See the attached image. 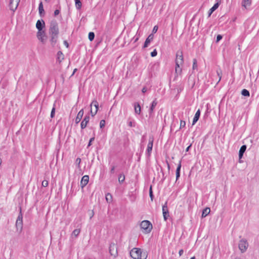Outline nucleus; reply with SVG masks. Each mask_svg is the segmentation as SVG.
<instances>
[{
  "instance_id": "obj_1",
  "label": "nucleus",
  "mask_w": 259,
  "mask_h": 259,
  "mask_svg": "<svg viewBox=\"0 0 259 259\" xmlns=\"http://www.w3.org/2000/svg\"><path fill=\"white\" fill-rule=\"evenodd\" d=\"M59 29L58 24L56 20H53L50 23V26L49 29V33L51 36L50 41L51 45L54 47L58 40Z\"/></svg>"
},
{
  "instance_id": "obj_2",
  "label": "nucleus",
  "mask_w": 259,
  "mask_h": 259,
  "mask_svg": "<svg viewBox=\"0 0 259 259\" xmlns=\"http://www.w3.org/2000/svg\"><path fill=\"white\" fill-rule=\"evenodd\" d=\"M130 255L134 259H146L147 254L146 252L142 253L141 249L134 248L130 251Z\"/></svg>"
},
{
  "instance_id": "obj_3",
  "label": "nucleus",
  "mask_w": 259,
  "mask_h": 259,
  "mask_svg": "<svg viewBox=\"0 0 259 259\" xmlns=\"http://www.w3.org/2000/svg\"><path fill=\"white\" fill-rule=\"evenodd\" d=\"M176 72L178 73L179 71L181 72L182 69L180 68V65H182L184 62L183 52L181 51H178L176 54Z\"/></svg>"
},
{
  "instance_id": "obj_4",
  "label": "nucleus",
  "mask_w": 259,
  "mask_h": 259,
  "mask_svg": "<svg viewBox=\"0 0 259 259\" xmlns=\"http://www.w3.org/2000/svg\"><path fill=\"white\" fill-rule=\"evenodd\" d=\"M19 213L17 217L15 226L17 231L20 233L23 229V214L22 213V209L21 207L19 208Z\"/></svg>"
},
{
  "instance_id": "obj_5",
  "label": "nucleus",
  "mask_w": 259,
  "mask_h": 259,
  "mask_svg": "<svg viewBox=\"0 0 259 259\" xmlns=\"http://www.w3.org/2000/svg\"><path fill=\"white\" fill-rule=\"evenodd\" d=\"M141 228L145 233H149L152 229V225L150 221L145 220L142 221L140 224Z\"/></svg>"
},
{
  "instance_id": "obj_6",
  "label": "nucleus",
  "mask_w": 259,
  "mask_h": 259,
  "mask_svg": "<svg viewBox=\"0 0 259 259\" xmlns=\"http://www.w3.org/2000/svg\"><path fill=\"white\" fill-rule=\"evenodd\" d=\"M154 142V138L153 137H150L149 139V142L147 145L146 150V155L148 157H150L152 151L153 144Z\"/></svg>"
},
{
  "instance_id": "obj_7",
  "label": "nucleus",
  "mask_w": 259,
  "mask_h": 259,
  "mask_svg": "<svg viewBox=\"0 0 259 259\" xmlns=\"http://www.w3.org/2000/svg\"><path fill=\"white\" fill-rule=\"evenodd\" d=\"M248 246V243L245 239H242L239 243V248L242 252H245Z\"/></svg>"
},
{
  "instance_id": "obj_8",
  "label": "nucleus",
  "mask_w": 259,
  "mask_h": 259,
  "mask_svg": "<svg viewBox=\"0 0 259 259\" xmlns=\"http://www.w3.org/2000/svg\"><path fill=\"white\" fill-rule=\"evenodd\" d=\"M109 252L111 255L115 257L117 255V246L115 243H112L109 246Z\"/></svg>"
},
{
  "instance_id": "obj_9",
  "label": "nucleus",
  "mask_w": 259,
  "mask_h": 259,
  "mask_svg": "<svg viewBox=\"0 0 259 259\" xmlns=\"http://www.w3.org/2000/svg\"><path fill=\"white\" fill-rule=\"evenodd\" d=\"M20 0H10L9 7L11 10L15 11L20 3Z\"/></svg>"
},
{
  "instance_id": "obj_10",
  "label": "nucleus",
  "mask_w": 259,
  "mask_h": 259,
  "mask_svg": "<svg viewBox=\"0 0 259 259\" xmlns=\"http://www.w3.org/2000/svg\"><path fill=\"white\" fill-rule=\"evenodd\" d=\"M37 38L42 43L44 42V37H46V31L45 29L38 30L37 32Z\"/></svg>"
},
{
  "instance_id": "obj_11",
  "label": "nucleus",
  "mask_w": 259,
  "mask_h": 259,
  "mask_svg": "<svg viewBox=\"0 0 259 259\" xmlns=\"http://www.w3.org/2000/svg\"><path fill=\"white\" fill-rule=\"evenodd\" d=\"M162 213L164 221H166L168 217H169V212L167 206V202H166L165 204L162 206Z\"/></svg>"
},
{
  "instance_id": "obj_12",
  "label": "nucleus",
  "mask_w": 259,
  "mask_h": 259,
  "mask_svg": "<svg viewBox=\"0 0 259 259\" xmlns=\"http://www.w3.org/2000/svg\"><path fill=\"white\" fill-rule=\"evenodd\" d=\"M90 117L89 114L85 115L80 124V127L82 130L85 128L87 127V124L90 121Z\"/></svg>"
},
{
  "instance_id": "obj_13",
  "label": "nucleus",
  "mask_w": 259,
  "mask_h": 259,
  "mask_svg": "<svg viewBox=\"0 0 259 259\" xmlns=\"http://www.w3.org/2000/svg\"><path fill=\"white\" fill-rule=\"evenodd\" d=\"M36 28L38 30L44 29L45 28V23L42 20H38L36 23Z\"/></svg>"
},
{
  "instance_id": "obj_14",
  "label": "nucleus",
  "mask_w": 259,
  "mask_h": 259,
  "mask_svg": "<svg viewBox=\"0 0 259 259\" xmlns=\"http://www.w3.org/2000/svg\"><path fill=\"white\" fill-rule=\"evenodd\" d=\"M89 181V177L88 175H85L83 176L81 178L80 181V186L82 188L84 187L88 183Z\"/></svg>"
},
{
  "instance_id": "obj_15",
  "label": "nucleus",
  "mask_w": 259,
  "mask_h": 259,
  "mask_svg": "<svg viewBox=\"0 0 259 259\" xmlns=\"http://www.w3.org/2000/svg\"><path fill=\"white\" fill-rule=\"evenodd\" d=\"M220 3H221V1H218L212 7H211V8L210 9V10H209L208 12V17H210L211 15V14L215 11L216 10L218 7H219L220 6Z\"/></svg>"
},
{
  "instance_id": "obj_16",
  "label": "nucleus",
  "mask_w": 259,
  "mask_h": 259,
  "mask_svg": "<svg viewBox=\"0 0 259 259\" xmlns=\"http://www.w3.org/2000/svg\"><path fill=\"white\" fill-rule=\"evenodd\" d=\"M83 114H84V111H83V109H81L78 112V113H77V116L75 118V122L76 124L78 123L80 121V120L83 115Z\"/></svg>"
},
{
  "instance_id": "obj_17",
  "label": "nucleus",
  "mask_w": 259,
  "mask_h": 259,
  "mask_svg": "<svg viewBox=\"0 0 259 259\" xmlns=\"http://www.w3.org/2000/svg\"><path fill=\"white\" fill-rule=\"evenodd\" d=\"M157 101L156 100V99H155L151 103V106L150 107L149 110V116H151L152 115L153 112L154 111V109L157 105Z\"/></svg>"
},
{
  "instance_id": "obj_18",
  "label": "nucleus",
  "mask_w": 259,
  "mask_h": 259,
  "mask_svg": "<svg viewBox=\"0 0 259 259\" xmlns=\"http://www.w3.org/2000/svg\"><path fill=\"white\" fill-rule=\"evenodd\" d=\"M153 35L152 34H150L148 37L146 39V40L144 42L143 48H146L148 47V45L150 43V42L153 40Z\"/></svg>"
},
{
  "instance_id": "obj_19",
  "label": "nucleus",
  "mask_w": 259,
  "mask_h": 259,
  "mask_svg": "<svg viewBox=\"0 0 259 259\" xmlns=\"http://www.w3.org/2000/svg\"><path fill=\"white\" fill-rule=\"evenodd\" d=\"M38 12L40 16L42 17L45 16V12L43 8L42 3L41 2L38 6Z\"/></svg>"
},
{
  "instance_id": "obj_20",
  "label": "nucleus",
  "mask_w": 259,
  "mask_h": 259,
  "mask_svg": "<svg viewBox=\"0 0 259 259\" xmlns=\"http://www.w3.org/2000/svg\"><path fill=\"white\" fill-rule=\"evenodd\" d=\"M200 116V110L198 109L196 112L195 116L193 119L192 125H194L198 120Z\"/></svg>"
},
{
  "instance_id": "obj_21",
  "label": "nucleus",
  "mask_w": 259,
  "mask_h": 259,
  "mask_svg": "<svg viewBox=\"0 0 259 259\" xmlns=\"http://www.w3.org/2000/svg\"><path fill=\"white\" fill-rule=\"evenodd\" d=\"M181 160L179 161V163L178 165L177 169H176V181H177L180 177V170L181 168Z\"/></svg>"
},
{
  "instance_id": "obj_22",
  "label": "nucleus",
  "mask_w": 259,
  "mask_h": 259,
  "mask_svg": "<svg viewBox=\"0 0 259 259\" xmlns=\"http://www.w3.org/2000/svg\"><path fill=\"white\" fill-rule=\"evenodd\" d=\"M251 4V0H243L242 2V6L245 9L248 6H250Z\"/></svg>"
},
{
  "instance_id": "obj_23",
  "label": "nucleus",
  "mask_w": 259,
  "mask_h": 259,
  "mask_svg": "<svg viewBox=\"0 0 259 259\" xmlns=\"http://www.w3.org/2000/svg\"><path fill=\"white\" fill-rule=\"evenodd\" d=\"M210 209L209 207H206L202 210L201 217L205 218L206 217L210 212Z\"/></svg>"
},
{
  "instance_id": "obj_24",
  "label": "nucleus",
  "mask_w": 259,
  "mask_h": 259,
  "mask_svg": "<svg viewBox=\"0 0 259 259\" xmlns=\"http://www.w3.org/2000/svg\"><path fill=\"white\" fill-rule=\"evenodd\" d=\"M135 112L136 114H140L141 113V106L138 103L135 104Z\"/></svg>"
},
{
  "instance_id": "obj_25",
  "label": "nucleus",
  "mask_w": 259,
  "mask_h": 259,
  "mask_svg": "<svg viewBox=\"0 0 259 259\" xmlns=\"http://www.w3.org/2000/svg\"><path fill=\"white\" fill-rule=\"evenodd\" d=\"M64 59V55L61 51H59L57 53V60L59 62H61Z\"/></svg>"
},
{
  "instance_id": "obj_26",
  "label": "nucleus",
  "mask_w": 259,
  "mask_h": 259,
  "mask_svg": "<svg viewBox=\"0 0 259 259\" xmlns=\"http://www.w3.org/2000/svg\"><path fill=\"white\" fill-rule=\"evenodd\" d=\"M241 95L245 97H249L250 96L249 92L246 89H243L241 91Z\"/></svg>"
},
{
  "instance_id": "obj_27",
  "label": "nucleus",
  "mask_w": 259,
  "mask_h": 259,
  "mask_svg": "<svg viewBox=\"0 0 259 259\" xmlns=\"http://www.w3.org/2000/svg\"><path fill=\"white\" fill-rule=\"evenodd\" d=\"M75 6L77 10H79L81 8V2L80 0H75Z\"/></svg>"
},
{
  "instance_id": "obj_28",
  "label": "nucleus",
  "mask_w": 259,
  "mask_h": 259,
  "mask_svg": "<svg viewBox=\"0 0 259 259\" xmlns=\"http://www.w3.org/2000/svg\"><path fill=\"white\" fill-rule=\"evenodd\" d=\"M94 106L96 108V110H97V111L98 112V107H99V104H98V102L96 101V100H94L93 101L91 105H90V106H91V108H92V106Z\"/></svg>"
},
{
  "instance_id": "obj_29",
  "label": "nucleus",
  "mask_w": 259,
  "mask_h": 259,
  "mask_svg": "<svg viewBox=\"0 0 259 259\" xmlns=\"http://www.w3.org/2000/svg\"><path fill=\"white\" fill-rule=\"evenodd\" d=\"M105 198L107 202H111L112 201V196L110 193H107Z\"/></svg>"
},
{
  "instance_id": "obj_30",
  "label": "nucleus",
  "mask_w": 259,
  "mask_h": 259,
  "mask_svg": "<svg viewBox=\"0 0 259 259\" xmlns=\"http://www.w3.org/2000/svg\"><path fill=\"white\" fill-rule=\"evenodd\" d=\"M125 180V176L124 174H120L118 176V181L120 183H122Z\"/></svg>"
},
{
  "instance_id": "obj_31",
  "label": "nucleus",
  "mask_w": 259,
  "mask_h": 259,
  "mask_svg": "<svg viewBox=\"0 0 259 259\" xmlns=\"http://www.w3.org/2000/svg\"><path fill=\"white\" fill-rule=\"evenodd\" d=\"M247 146L245 145H242L239 151V153L244 154L246 150Z\"/></svg>"
},
{
  "instance_id": "obj_32",
  "label": "nucleus",
  "mask_w": 259,
  "mask_h": 259,
  "mask_svg": "<svg viewBox=\"0 0 259 259\" xmlns=\"http://www.w3.org/2000/svg\"><path fill=\"white\" fill-rule=\"evenodd\" d=\"M88 37L90 41L93 40L95 38V33L93 32H89Z\"/></svg>"
},
{
  "instance_id": "obj_33",
  "label": "nucleus",
  "mask_w": 259,
  "mask_h": 259,
  "mask_svg": "<svg viewBox=\"0 0 259 259\" xmlns=\"http://www.w3.org/2000/svg\"><path fill=\"white\" fill-rule=\"evenodd\" d=\"M55 110H56L55 104H54V106H53V108L52 109L51 115H50V116L52 118H54L55 116Z\"/></svg>"
},
{
  "instance_id": "obj_34",
  "label": "nucleus",
  "mask_w": 259,
  "mask_h": 259,
  "mask_svg": "<svg viewBox=\"0 0 259 259\" xmlns=\"http://www.w3.org/2000/svg\"><path fill=\"white\" fill-rule=\"evenodd\" d=\"M192 68L193 70L197 69V63L196 59H193V67Z\"/></svg>"
},
{
  "instance_id": "obj_35",
  "label": "nucleus",
  "mask_w": 259,
  "mask_h": 259,
  "mask_svg": "<svg viewBox=\"0 0 259 259\" xmlns=\"http://www.w3.org/2000/svg\"><path fill=\"white\" fill-rule=\"evenodd\" d=\"M80 229H75L73 231L72 235H74L75 237H77L80 233Z\"/></svg>"
},
{
  "instance_id": "obj_36",
  "label": "nucleus",
  "mask_w": 259,
  "mask_h": 259,
  "mask_svg": "<svg viewBox=\"0 0 259 259\" xmlns=\"http://www.w3.org/2000/svg\"><path fill=\"white\" fill-rule=\"evenodd\" d=\"M149 196H150L151 201H153V198H154V195L153 194V191H152V189L151 186H150V189H149Z\"/></svg>"
},
{
  "instance_id": "obj_37",
  "label": "nucleus",
  "mask_w": 259,
  "mask_h": 259,
  "mask_svg": "<svg viewBox=\"0 0 259 259\" xmlns=\"http://www.w3.org/2000/svg\"><path fill=\"white\" fill-rule=\"evenodd\" d=\"M217 73L218 76L219 77V82L221 80V78H222V70L220 69H218L217 70Z\"/></svg>"
},
{
  "instance_id": "obj_38",
  "label": "nucleus",
  "mask_w": 259,
  "mask_h": 259,
  "mask_svg": "<svg viewBox=\"0 0 259 259\" xmlns=\"http://www.w3.org/2000/svg\"><path fill=\"white\" fill-rule=\"evenodd\" d=\"M105 125V120L104 119H102L100 121V127L101 128H103Z\"/></svg>"
},
{
  "instance_id": "obj_39",
  "label": "nucleus",
  "mask_w": 259,
  "mask_h": 259,
  "mask_svg": "<svg viewBox=\"0 0 259 259\" xmlns=\"http://www.w3.org/2000/svg\"><path fill=\"white\" fill-rule=\"evenodd\" d=\"M81 162V159L80 158H76L75 160V164L77 165L78 168L80 167V163Z\"/></svg>"
},
{
  "instance_id": "obj_40",
  "label": "nucleus",
  "mask_w": 259,
  "mask_h": 259,
  "mask_svg": "<svg viewBox=\"0 0 259 259\" xmlns=\"http://www.w3.org/2000/svg\"><path fill=\"white\" fill-rule=\"evenodd\" d=\"M157 55V52L156 49H154L151 53V56L152 57H155Z\"/></svg>"
},
{
  "instance_id": "obj_41",
  "label": "nucleus",
  "mask_w": 259,
  "mask_h": 259,
  "mask_svg": "<svg viewBox=\"0 0 259 259\" xmlns=\"http://www.w3.org/2000/svg\"><path fill=\"white\" fill-rule=\"evenodd\" d=\"M186 125V122L184 120H181L180 121V128H182L183 127H184Z\"/></svg>"
},
{
  "instance_id": "obj_42",
  "label": "nucleus",
  "mask_w": 259,
  "mask_h": 259,
  "mask_svg": "<svg viewBox=\"0 0 259 259\" xmlns=\"http://www.w3.org/2000/svg\"><path fill=\"white\" fill-rule=\"evenodd\" d=\"M49 183L47 180H44L42 182L41 185L42 187H46L48 186Z\"/></svg>"
},
{
  "instance_id": "obj_43",
  "label": "nucleus",
  "mask_w": 259,
  "mask_h": 259,
  "mask_svg": "<svg viewBox=\"0 0 259 259\" xmlns=\"http://www.w3.org/2000/svg\"><path fill=\"white\" fill-rule=\"evenodd\" d=\"M223 38V36L221 34H218L217 36L216 42H218L221 40Z\"/></svg>"
},
{
  "instance_id": "obj_44",
  "label": "nucleus",
  "mask_w": 259,
  "mask_h": 259,
  "mask_svg": "<svg viewBox=\"0 0 259 259\" xmlns=\"http://www.w3.org/2000/svg\"><path fill=\"white\" fill-rule=\"evenodd\" d=\"M94 140H95L94 137H93L90 139V141H89V144L88 145V147H90L92 145V142H93L94 141Z\"/></svg>"
},
{
  "instance_id": "obj_45",
  "label": "nucleus",
  "mask_w": 259,
  "mask_h": 259,
  "mask_svg": "<svg viewBox=\"0 0 259 259\" xmlns=\"http://www.w3.org/2000/svg\"><path fill=\"white\" fill-rule=\"evenodd\" d=\"M115 166H114V165H112L111 167V169H110V172L111 174H113L115 172Z\"/></svg>"
},
{
  "instance_id": "obj_46",
  "label": "nucleus",
  "mask_w": 259,
  "mask_h": 259,
  "mask_svg": "<svg viewBox=\"0 0 259 259\" xmlns=\"http://www.w3.org/2000/svg\"><path fill=\"white\" fill-rule=\"evenodd\" d=\"M90 112H91V114L92 116H94L97 114V110H95V112H93V111H92V108H91V110H90Z\"/></svg>"
},
{
  "instance_id": "obj_47",
  "label": "nucleus",
  "mask_w": 259,
  "mask_h": 259,
  "mask_svg": "<svg viewBox=\"0 0 259 259\" xmlns=\"http://www.w3.org/2000/svg\"><path fill=\"white\" fill-rule=\"evenodd\" d=\"M157 29H158V26H155L153 29V30H152V32L153 33H156V31H157Z\"/></svg>"
},
{
  "instance_id": "obj_48",
  "label": "nucleus",
  "mask_w": 259,
  "mask_h": 259,
  "mask_svg": "<svg viewBox=\"0 0 259 259\" xmlns=\"http://www.w3.org/2000/svg\"><path fill=\"white\" fill-rule=\"evenodd\" d=\"M60 13V10H56L54 12V16H56Z\"/></svg>"
},
{
  "instance_id": "obj_49",
  "label": "nucleus",
  "mask_w": 259,
  "mask_h": 259,
  "mask_svg": "<svg viewBox=\"0 0 259 259\" xmlns=\"http://www.w3.org/2000/svg\"><path fill=\"white\" fill-rule=\"evenodd\" d=\"M64 45L67 47V48H68L69 47V44L68 43V42L67 41V40H64V42H63Z\"/></svg>"
},
{
  "instance_id": "obj_50",
  "label": "nucleus",
  "mask_w": 259,
  "mask_h": 259,
  "mask_svg": "<svg viewBox=\"0 0 259 259\" xmlns=\"http://www.w3.org/2000/svg\"><path fill=\"white\" fill-rule=\"evenodd\" d=\"M128 126H130V127L135 126V125H134V124H133L132 121H130V122H128Z\"/></svg>"
},
{
  "instance_id": "obj_51",
  "label": "nucleus",
  "mask_w": 259,
  "mask_h": 259,
  "mask_svg": "<svg viewBox=\"0 0 259 259\" xmlns=\"http://www.w3.org/2000/svg\"><path fill=\"white\" fill-rule=\"evenodd\" d=\"M142 92L143 93H145L147 92V89L146 87H144L142 90Z\"/></svg>"
},
{
  "instance_id": "obj_52",
  "label": "nucleus",
  "mask_w": 259,
  "mask_h": 259,
  "mask_svg": "<svg viewBox=\"0 0 259 259\" xmlns=\"http://www.w3.org/2000/svg\"><path fill=\"white\" fill-rule=\"evenodd\" d=\"M183 252H184V251L183 249L180 250L179 252V254L180 256H181L183 254Z\"/></svg>"
},
{
  "instance_id": "obj_53",
  "label": "nucleus",
  "mask_w": 259,
  "mask_h": 259,
  "mask_svg": "<svg viewBox=\"0 0 259 259\" xmlns=\"http://www.w3.org/2000/svg\"><path fill=\"white\" fill-rule=\"evenodd\" d=\"M192 145L190 144L189 146L187 147V148L186 149V152H188L190 147H191Z\"/></svg>"
},
{
  "instance_id": "obj_54",
  "label": "nucleus",
  "mask_w": 259,
  "mask_h": 259,
  "mask_svg": "<svg viewBox=\"0 0 259 259\" xmlns=\"http://www.w3.org/2000/svg\"><path fill=\"white\" fill-rule=\"evenodd\" d=\"M243 154L239 153V159H241L243 157Z\"/></svg>"
},
{
  "instance_id": "obj_55",
  "label": "nucleus",
  "mask_w": 259,
  "mask_h": 259,
  "mask_svg": "<svg viewBox=\"0 0 259 259\" xmlns=\"http://www.w3.org/2000/svg\"><path fill=\"white\" fill-rule=\"evenodd\" d=\"M94 215V212L93 210H92V212H91V216H90V219H91L93 217Z\"/></svg>"
},
{
  "instance_id": "obj_56",
  "label": "nucleus",
  "mask_w": 259,
  "mask_h": 259,
  "mask_svg": "<svg viewBox=\"0 0 259 259\" xmlns=\"http://www.w3.org/2000/svg\"><path fill=\"white\" fill-rule=\"evenodd\" d=\"M145 139V136L143 135L142 138V142H144Z\"/></svg>"
},
{
  "instance_id": "obj_57",
  "label": "nucleus",
  "mask_w": 259,
  "mask_h": 259,
  "mask_svg": "<svg viewBox=\"0 0 259 259\" xmlns=\"http://www.w3.org/2000/svg\"><path fill=\"white\" fill-rule=\"evenodd\" d=\"M76 71H77V69H76V68H75V69H74L73 72V73H72V76L74 74V73H75Z\"/></svg>"
},
{
  "instance_id": "obj_58",
  "label": "nucleus",
  "mask_w": 259,
  "mask_h": 259,
  "mask_svg": "<svg viewBox=\"0 0 259 259\" xmlns=\"http://www.w3.org/2000/svg\"><path fill=\"white\" fill-rule=\"evenodd\" d=\"M195 85V82L194 81V79L193 80V82H192V87L193 88Z\"/></svg>"
},
{
  "instance_id": "obj_59",
  "label": "nucleus",
  "mask_w": 259,
  "mask_h": 259,
  "mask_svg": "<svg viewBox=\"0 0 259 259\" xmlns=\"http://www.w3.org/2000/svg\"><path fill=\"white\" fill-rule=\"evenodd\" d=\"M190 259H195V256H193Z\"/></svg>"
},
{
  "instance_id": "obj_60",
  "label": "nucleus",
  "mask_w": 259,
  "mask_h": 259,
  "mask_svg": "<svg viewBox=\"0 0 259 259\" xmlns=\"http://www.w3.org/2000/svg\"><path fill=\"white\" fill-rule=\"evenodd\" d=\"M138 38H136V39H135V41H137V40H138Z\"/></svg>"
},
{
  "instance_id": "obj_61",
  "label": "nucleus",
  "mask_w": 259,
  "mask_h": 259,
  "mask_svg": "<svg viewBox=\"0 0 259 259\" xmlns=\"http://www.w3.org/2000/svg\"><path fill=\"white\" fill-rule=\"evenodd\" d=\"M191 78V76H189V81L190 80Z\"/></svg>"
},
{
  "instance_id": "obj_62",
  "label": "nucleus",
  "mask_w": 259,
  "mask_h": 259,
  "mask_svg": "<svg viewBox=\"0 0 259 259\" xmlns=\"http://www.w3.org/2000/svg\"><path fill=\"white\" fill-rule=\"evenodd\" d=\"M89 259H91V258H89Z\"/></svg>"
}]
</instances>
